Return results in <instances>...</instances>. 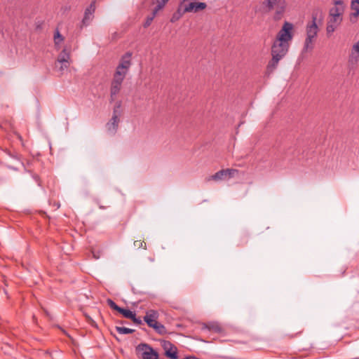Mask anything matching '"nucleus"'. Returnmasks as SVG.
<instances>
[{"mask_svg":"<svg viewBox=\"0 0 359 359\" xmlns=\"http://www.w3.org/2000/svg\"><path fill=\"white\" fill-rule=\"evenodd\" d=\"M293 36L294 25L292 23L285 21L277 33L271 46V54L272 57L266 67L269 74L272 73L276 69L280 60L287 53Z\"/></svg>","mask_w":359,"mask_h":359,"instance_id":"nucleus-1","label":"nucleus"},{"mask_svg":"<svg viewBox=\"0 0 359 359\" xmlns=\"http://www.w3.org/2000/svg\"><path fill=\"white\" fill-rule=\"evenodd\" d=\"M323 10L319 7L314 8L311 13V20L308 22L306 25V38L302 50V53L311 52L313 50L320 30L319 25L323 24Z\"/></svg>","mask_w":359,"mask_h":359,"instance_id":"nucleus-2","label":"nucleus"},{"mask_svg":"<svg viewBox=\"0 0 359 359\" xmlns=\"http://www.w3.org/2000/svg\"><path fill=\"white\" fill-rule=\"evenodd\" d=\"M332 8L329 10L328 19L326 25V34L327 37L332 36L335 30L341 25L343 21V14L345 11L344 1L336 0Z\"/></svg>","mask_w":359,"mask_h":359,"instance_id":"nucleus-3","label":"nucleus"},{"mask_svg":"<svg viewBox=\"0 0 359 359\" xmlns=\"http://www.w3.org/2000/svg\"><path fill=\"white\" fill-rule=\"evenodd\" d=\"M263 6L267 8L268 11L276 9L274 18L279 20L285 12L286 2L285 0H265L263 1Z\"/></svg>","mask_w":359,"mask_h":359,"instance_id":"nucleus-4","label":"nucleus"},{"mask_svg":"<svg viewBox=\"0 0 359 359\" xmlns=\"http://www.w3.org/2000/svg\"><path fill=\"white\" fill-rule=\"evenodd\" d=\"M135 351L137 355L141 359H158V353L146 344H139Z\"/></svg>","mask_w":359,"mask_h":359,"instance_id":"nucleus-5","label":"nucleus"},{"mask_svg":"<svg viewBox=\"0 0 359 359\" xmlns=\"http://www.w3.org/2000/svg\"><path fill=\"white\" fill-rule=\"evenodd\" d=\"M121 107V102H118L113 111V115L109 121L106 124L107 130L109 133L114 135L118 128L119 119V111L118 109Z\"/></svg>","mask_w":359,"mask_h":359,"instance_id":"nucleus-6","label":"nucleus"},{"mask_svg":"<svg viewBox=\"0 0 359 359\" xmlns=\"http://www.w3.org/2000/svg\"><path fill=\"white\" fill-rule=\"evenodd\" d=\"M183 6L187 13H198L205 10L207 8V4L204 2L190 1L185 3Z\"/></svg>","mask_w":359,"mask_h":359,"instance_id":"nucleus-7","label":"nucleus"},{"mask_svg":"<svg viewBox=\"0 0 359 359\" xmlns=\"http://www.w3.org/2000/svg\"><path fill=\"white\" fill-rule=\"evenodd\" d=\"M96 1L93 0L90 3V6L87 7L84 12V16L82 20V24L85 26H87L90 24V22L93 20L94 18V13L96 9Z\"/></svg>","mask_w":359,"mask_h":359,"instance_id":"nucleus-8","label":"nucleus"},{"mask_svg":"<svg viewBox=\"0 0 359 359\" xmlns=\"http://www.w3.org/2000/svg\"><path fill=\"white\" fill-rule=\"evenodd\" d=\"M131 53H126L125 55H123L120 60V62L118 65L117 66L116 69L117 70L120 72H123L125 74H128V69L131 65Z\"/></svg>","mask_w":359,"mask_h":359,"instance_id":"nucleus-9","label":"nucleus"},{"mask_svg":"<svg viewBox=\"0 0 359 359\" xmlns=\"http://www.w3.org/2000/svg\"><path fill=\"white\" fill-rule=\"evenodd\" d=\"M201 329L203 330H207L210 332H212L214 333H218V334L224 332V328L217 322L204 323L202 324Z\"/></svg>","mask_w":359,"mask_h":359,"instance_id":"nucleus-10","label":"nucleus"},{"mask_svg":"<svg viewBox=\"0 0 359 359\" xmlns=\"http://www.w3.org/2000/svg\"><path fill=\"white\" fill-rule=\"evenodd\" d=\"M158 316L159 314L157 311L151 309L146 312V314L144 316V320L149 327H151L154 324L158 323Z\"/></svg>","mask_w":359,"mask_h":359,"instance_id":"nucleus-11","label":"nucleus"},{"mask_svg":"<svg viewBox=\"0 0 359 359\" xmlns=\"http://www.w3.org/2000/svg\"><path fill=\"white\" fill-rule=\"evenodd\" d=\"M351 9L353 11V13L350 15V20L351 22H355L359 16V0L351 1Z\"/></svg>","mask_w":359,"mask_h":359,"instance_id":"nucleus-12","label":"nucleus"},{"mask_svg":"<svg viewBox=\"0 0 359 359\" xmlns=\"http://www.w3.org/2000/svg\"><path fill=\"white\" fill-rule=\"evenodd\" d=\"M122 83L111 82L110 85V98L111 102L114 101L116 95L120 93Z\"/></svg>","mask_w":359,"mask_h":359,"instance_id":"nucleus-13","label":"nucleus"},{"mask_svg":"<svg viewBox=\"0 0 359 359\" xmlns=\"http://www.w3.org/2000/svg\"><path fill=\"white\" fill-rule=\"evenodd\" d=\"M359 61V55L358 53H355V52H351L348 56V66L350 69H355L358 62Z\"/></svg>","mask_w":359,"mask_h":359,"instance_id":"nucleus-14","label":"nucleus"},{"mask_svg":"<svg viewBox=\"0 0 359 359\" xmlns=\"http://www.w3.org/2000/svg\"><path fill=\"white\" fill-rule=\"evenodd\" d=\"M184 5H181V1H180V4L177 10L172 14V18L170 19V21L172 22H175L177 20H179L182 15L187 13V11H184V8L183 6Z\"/></svg>","mask_w":359,"mask_h":359,"instance_id":"nucleus-15","label":"nucleus"},{"mask_svg":"<svg viewBox=\"0 0 359 359\" xmlns=\"http://www.w3.org/2000/svg\"><path fill=\"white\" fill-rule=\"evenodd\" d=\"M57 62H70V54L67 50L66 48H64L62 52L59 54L57 59Z\"/></svg>","mask_w":359,"mask_h":359,"instance_id":"nucleus-16","label":"nucleus"},{"mask_svg":"<svg viewBox=\"0 0 359 359\" xmlns=\"http://www.w3.org/2000/svg\"><path fill=\"white\" fill-rule=\"evenodd\" d=\"M126 76V74H125V72H120L116 69L111 82L123 83V81L125 79Z\"/></svg>","mask_w":359,"mask_h":359,"instance_id":"nucleus-17","label":"nucleus"},{"mask_svg":"<svg viewBox=\"0 0 359 359\" xmlns=\"http://www.w3.org/2000/svg\"><path fill=\"white\" fill-rule=\"evenodd\" d=\"M225 177H226V175L224 173V170L223 169V170H221L217 172L215 174L209 176L208 177H207L205 179V180L207 182H209L211 180L219 181V180H224Z\"/></svg>","mask_w":359,"mask_h":359,"instance_id":"nucleus-18","label":"nucleus"},{"mask_svg":"<svg viewBox=\"0 0 359 359\" xmlns=\"http://www.w3.org/2000/svg\"><path fill=\"white\" fill-rule=\"evenodd\" d=\"M151 327L154 328V330L160 334H165L167 333L165 327L158 322L156 324H154Z\"/></svg>","mask_w":359,"mask_h":359,"instance_id":"nucleus-19","label":"nucleus"},{"mask_svg":"<svg viewBox=\"0 0 359 359\" xmlns=\"http://www.w3.org/2000/svg\"><path fill=\"white\" fill-rule=\"evenodd\" d=\"M115 329L121 334H132L135 332V330L133 329L124 327L116 326Z\"/></svg>","mask_w":359,"mask_h":359,"instance_id":"nucleus-20","label":"nucleus"},{"mask_svg":"<svg viewBox=\"0 0 359 359\" xmlns=\"http://www.w3.org/2000/svg\"><path fill=\"white\" fill-rule=\"evenodd\" d=\"M69 65L70 62H55V67L59 69L61 74H62L64 71L67 70Z\"/></svg>","mask_w":359,"mask_h":359,"instance_id":"nucleus-21","label":"nucleus"},{"mask_svg":"<svg viewBox=\"0 0 359 359\" xmlns=\"http://www.w3.org/2000/svg\"><path fill=\"white\" fill-rule=\"evenodd\" d=\"M170 0H156V7L154 8V10L156 11V12H158L160 11L161 10H162L165 6L166 5V4Z\"/></svg>","mask_w":359,"mask_h":359,"instance_id":"nucleus-22","label":"nucleus"},{"mask_svg":"<svg viewBox=\"0 0 359 359\" xmlns=\"http://www.w3.org/2000/svg\"><path fill=\"white\" fill-rule=\"evenodd\" d=\"M118 313H121L125 318L129 319L133 318V315L135 314L133 311L123 308H121Z\"/></svg>","mask_w":359,"mask_h":359,"instance_id":"nucleus-23","label":"nucleus"},{"mask_svg":"<svg viewBox=\"0 0 359 359\" xmlns=\"http://www.w3.org/2000/svg\"><path fill=\"white\" fill-rule=\"evenodd\" d=\"M226 177L229 178L233 177L238 173V170L233 168L224 169Z\"/></svg>","mask_w":359,"mask_h":359,"instance_id":"nucleus-24","label":"nucleus"},{"mask_svg":"<svg viewBox=\"0 0 359 359\" xmlns=\"http://www.w3.org/2000/svg\"><path fill=\"white\" fill-rule=\"evenodd\" d=\"M64 41V37L60 34L58 29H57L54 34V42L55 46H58L60 43Z\"/></svg>","mask_w":359,"mask_h":359,"instance_id":"nucleus-25","label":"nucleus"},{"mask_svg":"<svg viewBox=\"0 0 359 359\" xmlns=\"http://www.w3.org/2000/svg\"><path fill=\"white\" fill-rule=\"evenodd\" d=\"M165 355L166 356L171 359H177L178 357L176 348L173 349L172 348H170L169 350H167L165 352Z\"/></svg>","mask_w":359,"mask_h":359,"instance_id":"nucleus-26","label":"nucleus"},{"mask_svg":"<svg viewBox=\"0 0 359 359\" xmlns=\"http://www.w3.org/2000/svg\"><path fill=\"white\" fill-rule=\"evenodd\" d=\"M157 13L158 12H156L155 10H153L151 15V16H148L147 18V19H146V21H145V22L144 24V27H149L151 25V23L152 22L154 18L156 15Z\"/></svg>","mask_w":359,"mask_h":359,"instance_id":"nucleus-27","label":"nucleus"},{"mask_svg":"<svg viewBox=\"0 0 359 359\" xmlns=\"http://www.w3.org/2000/svg\"><path fill=\"white\" fill-rule=\"evenodd\" d=\"M107 305L112 309L116 311H119V310L121 309V307L118 306L112 299H108L107 300Z\"/></svg>","mask_w":359,"mask_h":359,"instance_id":"nucleus-28","label":"nucleus"},{"mask_svg":"<svg viewBox=\"0 0 359 359\" xmlns=\"http://www.w3.org/2000/svg\"><path fill=\"white\" fill-rule=\"evenodd\" d=\"M135 247L137 248H146V243L142 241H135L134 242Z\"/></svg>","mask_w":359,"mask_h":359,"instance_id":"nucleus-29","label":"nucleus"},{"mask_svg":"<svg viewBox=\"0 0 359 359\" xmlns=\"http://www.w3.org/2000/svg\"><path fill=\"white\" fill-rule=\"evenodd\" d=\"M130 320H132L133 322L134 323H135L136 325H142V320L140 318H137L135 313L133 315V318H132Z\"/></svg>","mask_w":359,"mask_h":359,"instance_id":"nucleus-30","label":"nucleus"},{"mask_svg":"<svg viewBox=\"0 0 359 359\" xmlns=\"http://www.w3.org/2000/svg\"><path fill=\"white\" fill-rule=\"evenodd\" d=\"M302 332H303V329H301V330H299L297 333H295V334H287V337L289 339H292V338H294V337H297V335H299V334H302Z\"/></svg>","mask_w":359,"mask_h":359,"instance_id":"nucleus-31","label":"nucleus"},{"mask_svg":"<svg viewBox=\"0 0 359 359\" xmlns=\"http://www.w3.org/2000/svg\"><path fill=\"white\" fill-rule=\"evenodd\" d=\"M351 52H355V53H358L359 55V44L358 43H355L353 46Z\"/></svg>","mask_w":359,"mask_h":359,"instance_id":"nucleus-32","label":"nucleus"},{"mask_svg":"<svg viewBox=\"0 0 359 359\" xmlns=\"http://www.w3.org/2000/svg\"><path fill=\"white\" fill-rule=\"evenodd\" d=\"M92 253H93V257L95 259H98L100 257V251H97V252H95V251H92Z\"/></svg>","mask_w":359,"mask_h":359,"instance_id":"nucleus-33","label":"nucleus"},{"mask_svg":"<svg viewBox=\"0 0 359 359\" xmlns=\"http://www.w3.org/2000/svg\"><path fill=\"white\" fill-rule=\"evenodd\" d=\"M182 359H199V358H197L194 356H189V357H185L184 358H182Z\"/></svg>","mask_w":359,"mask_h":359,"instance_id":"nucleus-34","label":"nucleus"}]
</instances>
